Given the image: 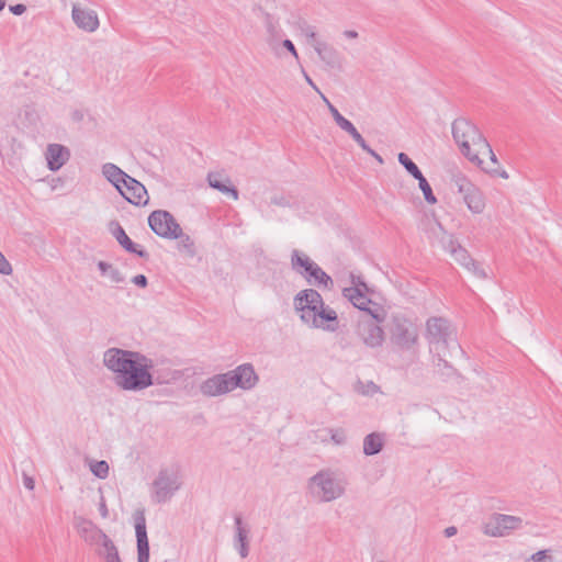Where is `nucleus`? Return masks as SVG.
<instances>
[{"label":"nucleus","mask_w":562,"mask_h":562,"mask_svg":"<svg viewBox=\"0 0 562 562\" xmlns=\"http://www.w3.org/2000/svg\"><path fill=\"white\" fill-rule=\"evenodd\" d=\"M103 366L113 373L114 384L123 391L138 392L154 385V362L138 351L116 347L103 353Z\"/></svg>","instance_id":"nucleus-1"},{"label":"nucleus","mask_w":562,"mask_h":562,"mask_svg":"<svg viewBox=\"0 0 562 562\" xmlns=\"http://www.w3.org/2000/svg\"><path fill=\"white\" fill-rule=\"evenodd\" d=\"M452 136L460 151L471 162L481 166L480 151H490V144L482 135L477 126L465 117H458L452 122Z\"/></svg>","instance_id":"nucleus-2"},{"label":"nucleus","mask_w":562,"mask_h":562,"mask_svg":"<svg viewBox=\"0 0 562 562\" xmlns=\"http://www.w3.org/2000/svg\"><path fill=\"white\" fill-rule=\"evenodd\" d=\"M438 231L439 234L435 231L434 234L437 235L438 241L443 250L448 251L459 265L470 271L474 277L482 280L487 278V273L480 263L470 256L469 251L462 247L451 234L443 231L440 224H438Z\"/></svg>","instance_id":"nucleus-3"},{"label":"nucleus","mask_w":562,"mask_h":562,"mask_svg":"<svg viewBox=\"0 0 562 562\" xmlns=\"http://www.w3.org/2000/svg\"><path fill=\"white\" fill-rule=\"evenodd\" d=\"M390 339L398 349L411 350L418 344V327L411 318L395 314L391 318Z\"/></svg>","instance_id":"nucleus-4"},{"label":"nucleus","mask_w":562,"mask_h":562,"mask_svg":"<svg viewBox=\"0 0 562 562\" xmlns=\"http://www.w3.org/2000/svg\"><path fill=\"white\" fill-rule=\"evenodd\" d=\"M292 269L302 276L307 283L328 289L333 284L331 278L307 255L294 249L291 254Z\"/></svg>","instance_id":"nucleus-5"},{"label":"nucleus","mask_w":562,"mask_h":562,"mask_svg":"<svg viewBox=\"0 0 562 562\" xmlns=\"http://www.w3.org/2000/svg\"><path fill=\"white\" fill-rule=\"evenodd\" d=\"M310 490L321 502H331L345 493L340 481L336 480L329 471H319L310 479Z\"/></svg>","instance_id":"nucleus-6"},{"label":"nucleus","mask_w":562,"mask_h":562,"mask_svg":"<svg viewBox=\"0 0 562 562\" xmlns=\"http://www.w3.org/2000/svg\"><path fill=\"white\" fill-rule=\"evenodd\" d=\"M181 487V477L177 470L161 469L153 482V499L160 504L169 501Z\"/></svg>","instance_id":"nucleus-7"},{"label":"nucleus","mask_w":562,"mask_h":562,"mask_svg":"<svg viewBox=\"0 0 562 562\" xmlns=\"http://www.w3.org/2000/svg\"><path fill=\"white\" fill-rule=\"evenodd\" d=\"M295 311L300 314V319L308 325L315 321L319 308L324 305L322 295L314 289H305L296 293L293 299Z\"/></svg>","instance_id":"nucleus-8"},{"label":"nucleus","mask_w":562,"mask_h":562,"mask_svg":"<svg viewBox=\"0 0 562 562\" xmlns=\"http://www.w3.org/2000/svg\"><path fill=\"white\" fill-rule=\"evenodd\" d=\"M384 317L379 313L370 312L369 316L359 319L357 325V334L363 344L370 348L381 347L384 341V330L379 325Z\"/></svg>","instance_id":"nucleus-9"},{"label":"nucleus","mask_w":562,"mask_h":562,"mask_svg":"<svg viewBox=\"0 0 562 562\" xmlns=\"http://www.w3.org/2000/svg\"><path fill=\"white\" fill-rule=\"evenodd\" d=\"M148 225L159 237L178 239L182 236V228L168 211L156 210L148 216Z\"/></svg>","instance_id":"nucleus-10"},{"label":"nucleus","mask_w":562,"mask_h":562,"mask_svg":"<svg viewBox=\"0 0 562 562\" xmlns=\"http://www.w3.org/2000/svg\"><path fill=\"white\" fill-rule=\"evenodd\" d=\"M522 519L518 516L493 514L483 526V532L490 537H504L521 527Z\"/></svg>","instance_id":"nucleus-11"},{"label":"nucleus","mask_w":562,"mask_h":562,"mask_svg":"<svg viewBox=\"0 0 562 562\" xmlns=\"http://www.w3.org/2000/svg\"><path fill=\"white\" fill-rule=\"evenodd\" d=\"M452 330L449 322L443 317H430L426 322V334L425 337L429 345H443L449 346Z\"/></svg>","instance_id":"nucleus-12"},{"label":"nucleus","mask_w":562,"mask_h":562,"mask_svg":"<svg viewBox=\"0 0 562 562\" xmlns=\"http://www.w3.org/2000/svg\"><path fill=\"white\" fill-rule=\"evenodd\" d=\"M137 540V562L149 561V542L146 531V518L143 510H137L134 516Z\"/></svg>","instance_id":"nucleus-13"},{"label":"nucleus","mask_w":562,"mask_h":562,"mask_svg":"<svg viewBox=\"0 0 562 562\" xmlns=\"http://www.w3.org/2000/svg\"><path fill=\"white\" fill-rule=\"evenodd\" d=\"M120 194L127 202L136 206H144L149 201L145 186L133 177L127 179V181L123 184L122 192H120Z\"/></svg>","instance_id":"nucleus-14"},{"label":"nucleus","mask_w":562,"mask_h":562,"mask_svg":"<svg viewBox=\"0 0 562 562\" xmlns=\"http://www.w3.org/2000/svg\"><path fill=\"white\" fill-rule=\"evenodd\" d=\"M228 373L233 384V390L236 387L250 390L258 381V375L256 374L254 367L249 363L240 364L235 370L228 371Z\"/></svg>","instance_id":"nucleus-15"},{"label":"nucleus","mask_w":562,"mask_h":562,"mask_svg":"<svg viewBox=\"0 0 562 562\" xmlns=\"http://www.w3.org/2000/svg\"><path fill=\"white\" fill-rule=\"evenodd\" d=\"M233 391L229 373H222L206 379L201 384V392L206 396H218Z\"/></svg>","instance_id":"nucleus-16"},{"label":"nucleus","mask_w":562,"mask_h":562,"mask_svg":"<svg viewBox=\"0 0 562 562\" xmlns=\"http://www.w3.org/2000/svg\"><path fill=\"white\" fill-rule=\"evenodd\" d=\"M71 18L77 27L92 33L99 27L98 13L91 9H82L79 4H74L71 10Z\"/></svg>","instance_id":"nucleus-17"},{"label":"nucleus","mask_w":562,"mask_h":562,"mask_svg":"<svg viewBox=\"0 0 562 562\" xmlns=\"http://www.w3.org/2000/svg\"><path fill=\"white\" fill-rule=\"evenodd\" d=\"M315 321H312L308 326L312 328H319L326 331H336L339 328L338 315L334 308L328 305H323L317 312Z\"/></svg>","instance_id":"nucleus-18"},{"label":"nucleus","mask_w":562,"mask_h":562,"mask_svg":"<svg viewBox=\"0 0 562 562\" xmlns=\"http://www.w3.org/2000/svg\"><path fill=\"white\" fill-rule=\"evenodd\" d=\"M110 231L116 241L127 251L131 254H135L140 258L148 259L149 254L145 250L138 247L135 243L131 240V238L125 233L124 228L120 225L119 222L113 221L110 223Z\"/></svg>","instance_id":"nucleus-19"},{"label":"nucleus","mask_w":562,"mask_h":562,"mask_svg":"<svg viewBox=\"0 0 562 562\" xmlns=\"http://www.w3.org/2000/svg\"><path fill=\"white\" fill-rule=\"evenodd\" d=\"M70 151L60 144H49L46 150V159L48 169L52 171L59 170L69 159Z\"/></svg>","instance_id":"nucleus-20"},{"label":"nucleus","mask_w":562,"mask_h":562,"mask_svg":"<svg viewBox=\"0 0 562 562\" xmlns=\"http://www.w3.org/2000/svg\"><path fill=\"white\" fill-rule=\"evenodd\" d=\"M207 183L211 188L231 195L234 200H238V190L232 184L229 177L222 172L211 171L207 173Z\"/></svg>","instance_id":"nucleus-21"},{"label":"nucleus","mask_w":562,"mask_h":562,"mask_svg":"<svg viewBox=\"0 0 562 562\" xmlns=\"http://www.w3.org/2000/svg\"><path fill=\"white\" fill-rule=\"evenodd\" d=\"M77 531L91 546L99 544L101 538L105 535L95 524L85 518H80L77 522Z\"/></svg>","instance_id":"nucleus-22"},{"label":"nucleus","mask_w":562,"mask_h":562,"mask_svg":"<svg viewBox=\"0 0 562 562\" xmlns=\"http://www.w3.org/2000/svg\"><path fill=\"white\" fill-rule=\"evenodd\" d=\"M368 292L369 290H362L359 288H344L342 296L347 299L355 307L369 314L372 311L369 308L371 300L368 297Z\"/></svg>","instance_id":"nucleus-23"},{"label":"nucleus","mask_w":562,"mask_h":562,"mask_svg":"<svg viewBox=\"0 0 562 562\" xmlns=\"http://www.w3.org/2000/svg\"><path fill=\"white\" fill-rule=\"evenodd\" d=\"M102 175L119 192H122L123 184L131 178L130 175L112 162L102 166Z\"/></svg>","instance_id":"nucleus-24"},{"label":"nucleus","mask_w":562,"mask_h":562,"mask_svg":"<svg viewBox=\"0 0 562 562\" xmlns=\"http://www.w3.org/2000/svg\"><path fill=\"white\" fill-rule=\"evenodd\" d=\"M313 48L317 53L318 57L330 68L340 67L339 53L326 43H313Z\"/></svg>","instance_id":"nucleus-25"},{"label":"nucleus","mask_w":562,"mask_h":562,"mask_svg":"<svg viewBox=\"0 0 562 562\" xmlns=\"http://www.w3.org/2000/svg\"><path fill=\"white\" fill-rule=\"evenodd\" d=\"M263 24L268 33L267 43L271 48H274L282 35L279 22L272 14L263 12Z\"/></svg>","instance_id":"nucleus-26"},{"label":"nucleus","mask_w":562,"mask_h":562,"mask_svg":"<svg viewBox=\"0 0 562 562\" xmlns=\"http://www.w3.org/2000/svg\"><path fill=\"white\" fill-rule=\"evenodd\" d=\"M383 448V437L379 432H372L363 439V453L366 456L378 454Z\"/></svg>","instance_id":"nucleus-27"},{"label":"nucleus","mask_w":562,"mask_h":562,"mask_svg":"<svg viewBox=\"0 0 562 562\" xmlns=\"http://www.w3.org/2000/svg\"><path fill=\"white\" fill-rule=\"evenodd\" d=\"M463 201L474 214H481L485 209L484 195L477 187Z\"/></svg>","instance_id":"nucleus-28"},{"label":"nucleus","mask_w":562,"mask_h":562,"mask_svg":"<svg viewBox=\"0 0 562 562\" xmlns=\"http://www.w3.org/2000/svg\"><path fill=\"white\" fill-rule=\"evenodd\" d=\"M452 183L457 188L458 192L464 200L471 192L476 188L468 178L462 175H456L452 177Z\"/></svg>","instance_id":"nucleus-29"},{"label":"nucleus","mask_w":562,"mask_h":562,"mask_svg":"<svg viewBox=\"0 0 562 562\" xmlns=\"http://www.w3.org/2000/svg\"><path fill=\"white\" fill-rule=\"evenodd\" d=\"M98 268L102 276H109L110 280L114 283H122L124 282V277L121 273V271L116 268H114L111 263H108L105 261H99Z\"/></svg>","instance_id":"nucleus-30"},{"label":"nucleus","mask_w":562,"mask_h":562,"mask_svg":"<svg viewBox=\"0 0 562 562\" xmlns=\"http://www.w3.org/2000/svg\"><path fill=\"white\" fill-rule=\"evenodd\" d=\"M436 373L442 379L448 380L457 374L456 369L438 355V362L436 364Z\"/></svg>","instance_id":"nucleus-31"},{"label":"nucleus","mask_w":562,"mask_h":562,"mask_svg":"<svg viewBox=\"0 0 562 562\" xmlns=\"http://www.w3.org/2000/svg\"><path fill=\"white\" fill-rule=\"evenodd\" d=\"M397 159L414 179H419V177H422L423 173L417 165L405 153H400Z\"/></svg>","instance_id":"nucleus-32"},{"label":"nucleus","mask_w":562,"mask_h":562,"mask_svg":"<svg viewBox=\"0 0 562 562\" xmlns=\"http://www.w3.org/2000/svg\"><path fill=\"white\" fill-rule=\"evenodd\" d=\"M336 124L342 130L345 131L346 133H348L351 138L357 143L359 144L363 137L361 136V134L358 132V130L355 127V125L349 121L347 120L345 116H341L340 119H338L336 121Z\"/></svg>","instance_id":"nucleus-33"},{"label":"nucleus","mask_w":562,"mask_h":562,"mask_svg":"<svg viewBox=\"0 0 562 562\" xmlns=\"http://www.w3.org/2000/svg\"><path fill=\"white\" fill-rule=\"evenodd\" d=\"M418 181L419 189L422 190L425 201L429 204L437 203V198L432 193V189L430 184L428 183L427 179L422 175L419 179H416Z\"/></svg>","instance_id":"nucleus-34"},{"label":"nucleus","mask_w":562,"mask_h":562,"mask_svg":"<svg viewBox=\"0 0 562 562\" xmlns=\"http://www.w3.org/2000/svg\"><path fill=\"white\" fill-rule=\"evenodd\" d=\"M98 546H99V548L97 550V553L101 558H104L108 553H112V550L110 548H112L113 551L117 550L116 546L114 544V542L110 539V537L108 535H104L101 538Z\"/></svg>","instance_id":"nucleus-35"},{"label":"nucleus","mask_w":562,"mask_h":562,"mask_svg":"<svg viewBox=\"0 0 562 562\" xmlns=\"http://www.w3.org/2000/svg\"><path fill=\"white\" fill-rule=\"evenodd\" d=\"M91 472L99 479H105L109 475V464L106 461H93L90 464Z\"/></svg>","instance_id":"nucleus-36"},{"label":"nucleus","mask_w":562,"mask_h":562,"mask_svg":"<svg viewBox=\"0 0 562 562\" xmlns=\"http://www.w3.org/2000/svg\"><path fill=\"white\" fill-rule=\"evenodd\" d=\"M235 543L248 542V529L243 526V520L240 516L235 517Z\"/></svg>","instance_id":"nucleus-37"},{"label":"nucleus","mask_w":562,"mask_h":562,"mask_svg":"<svg viewBox=\"0 0 562 562\" xmlns=\"http://www.w3.org/2000/svg\"><path fill=\"white\" fill-rule=\"evenodd\" d=\"M350 282L351 285L349 288H359L362 290H369L368 284L363 280L362 276L350 273Z\"/></svg>","instance_id":"nucleus-38"},{"label":"nucleus","mask_w":562,"mask_h":562,"mask_svg":"<svg viewBox=\"0 0 562 562\" xmlns=\"http://www.w3.org/2000/svg\"><path fill=\"white\" fill-rule=\"evenodd\" d=\"M366 153H368L370 156H372L379 164H383L384 160L382 158L381 155H379L375 150H373L366 142V139L363 138L359 144H358Z\"/></svg>","instance_id":"nucleus-39"},{"label":"nucleus","mask_w":562,"mask_h":562,"mask_svg":"<svg viewBox=\"0 0 562 562\" xmlns=\"http://www.w3.org/2000/svg\"><path fill=\"white\" fill-rule=\"evenodd\" d=\"M302 32L306 36L308 43L313 46V43H319L316 41V32L313 26L305 24L302 26Z\"/></svg>","instance_id":"nucleus-40"},{"label":"nucleus","mask_w":562,"mask_h":562,"mask_svg":"<svg viewBox=\"0 0 562 562\" xmlns=\"http://www.w3.org/2000/svg\"><path fill=\"white\" fill-rule=\"evenodd\" d=\"M0 273L4 276H9L12 273V266L0 251Z\"/></svg>","instance_id":"nucleus-41"},{"label":"nucleus","mask_w":562,"mask_h":562,"mask_svg":"<svg viewBox=\"0 0 562 562\" xmlns=\"http://www.w3.org/2000/svg\"><path fill=\"white\" fill-rule=\"evenodd\" d=\"M330 438L335 443L342 445L346 440V435L341 429H330Z\"/></svg>","instance_id":"nucleus-42"},{"label":"nucleus","mask_w":562,"mask_h":562,"mask_svg":"<svg viewBox=\"0 0 562 562\" xmlns=\"http://www.w3.org/2000/svg\"><path fill=\"white\" fill-rule=\"evenodd\" d=\"M551 559L547 550H540L531 555L532 562H548Z\"/></svg>","instance_id":"nucleus-43"},{"label":"nucleus","mask_w":562,"mask_h":562,"mask_svg":"<svg viewBox=\"0 0 562 562\" xmlns=\"http://www.w3.org/2000/svg\"><path fill=\"white\" fill-rule=\"evenodd\" d=\"M282 46L291 53L292 56L295 57V59H299L297 50L294 46V44L290 40H284L282 42Z\"/></svg>","instance_id":"nucleus-44"},{"label":"nucleus","mask_w":562,"mask_h":562,"mask_svg":"<svg viewBox=\"0 0 562 562\" xmlns=\"http://www.w3.org/2000/svg\"><path fill=\"white\" fill-rule=\"evenodd\" d=\"M235 548L238 550L241 558H247L249 554L248 542L235 543Z\"/></svg>","instance_id":"nucleus-45"},{"label":"nucleus","mask_w":562,"mask_h":562,"mask_svg":"<svg viewBox=\"0 0 562 562\" xmlns=\"http://www.w3.org/2000/svg\"><path fill=\"white\" fill-rule=\"evenodd\" d=\"M132 282L137 285V286H140V288H146L147 286V278L144 276V274H137L135 276L133 279H132Z\"/></svg>","instance_id":"nucleus-46"},{"label":"nucleus","mask_w":562,"mask_h":562,"mask_svg":"<svg viewBox=\"0 0 562 562\" xmlns=\"http://www.w3.org/2000/svg\"><path fill=\"white\" fill-rule=\"evenodd\" d=\"M99 512H100V515L102 516V518H108L109 509H108L104 496H101V498H100Z\"/></svg>","instance_id":"nucleus-47"},{"label":"nucleus","mask_w":562,"mask_h":562,"mask_svg":"<svg viewBox=\"0 0 562 562\" xmlns=\"http://www.w3.org/2000/svg\"><path fill=\"white\" fill-rule=\"evenodd\" d=\"M110 549L113 550L112 548ZM103 559L105 562H122L119 550L112 551V553H108Z\"/></svg>","instance_id":"nucleus-48"},{"label":"nucleus","mask_w":562,"mask_h":562,"mask_svg":"<svg viewBox=\"0 0 562 562\" xmlns=\"http://www.w3.org/2000/svg\"><path fill=\"white\" fill-rule=\"evenodd\" d=\"M23 484H24L25 488H27L30 491H33L35 487L34 479L25 473H23Z\"/></svg>","instance_id":"nucleus-49"},{"label":"nucleus","mask_w":562,"mask_h":562,"mask_svg":"<svg viewBox=\"0 0 562 562\" xmlns=\"http://www.w3.org/2000/svg\"><path fill=\"white\" fill-rule=\"evenodd\" d=\"M10 11L15 15H21L26 11V7L22 3L10 5Z\"/></svg>","instance_id":"nucleus-50"},{"label":"nucleus","mask_w":562,"mask_h":562,"mask_svg":"<svg viewBox=\"0 0 562 562\" xmlns=\"http://www.w3.org/2000/svg\"><path fill=\"white\" fill-rule=\"evenodd\" d=\"M180 238H181V243L183 244V246H184L186 248H188V249H190V250L193 248L194 243H193V240L190 238V236H189V235H183V234H182V236H181Z\"/></svg>","instance_id":"nucleus-51"},{"label":"nucleus","mask_w":562,"mask_h":562,"mask_svg":"<svg viewBox=\"0 0 562 562\" xmlns=\"http://www.w3.org/2000/svg\"><path fill=\"white\" fill-rule=\"evenodd\" d=\"M481 156H488V157H490V159H491V161H492L493 164H497L496 155L493 153V150H492V147H491V146H490V151H480V153H479V159H480V160H482V159H481Z\"/></svg>","instance_id":"nucleus-52"},{"label":"nucleus","mask_w":562,"mask_h":562,"mask_svg":"<svg viewBox=\"0 0 562 562\" xmlns=\"http://www.w3.org/2000/svg\"><path fill=\"white\" fill-rule=\"evenodd\" d=\"M328 110H329L335 122L342 116L340 114V112L333 104H329Z\"/></svg>","instance_id":"nucleus-53"},{"label":"nucleus","mask_w":562,"mask_h":562,"mask_svg":"<svg viewBox=\"0 0 562 562\" xmlns=\"http://www.w3.org/2000/svg\"><path fill=\"white\" fill-rule=\"evenodd\" d=\"M457 531L458 530H457V528L454 526L447 527L445 529V536L450 538V537L454 536L457 533Z\"/></svg>","instance_id":"nucleus-54"},{"label":"nucleus","mask_w":562,"mask_h":562,"mask_svg":"<svg viewBox=\"0 0 562 562\" xmlns=\"http://www.w3.org/2000/svg\"><path fill=\"white\" fill-rule=\"evenodd\" d=\"M344 35L348 38H357L358 33L356 31L347 30L344 32Z\"/></svg>","instance_id":"nucleus-55"},{"label":"nucleus","mask_w":562,"mask_h":562,"mask_svg":"<svg viewBox=\"0 0 562 562\" xmlns=\"http://www.w3.org/2000/svg\"><path fill=\"white\" fill-rule=\"evenodd\" d=\"M304 78L311 87H313L316 91H318L317 87L315 86V83L313 82V80L306 72H304Z\"/></svg>","instance_id":"nucleus-56"},{"label":"nucleus","mask_w":562,"mask_h":562,"mask_svg":"<svg viewBox=\"0 0 562 562\" xmlns=\"http://www.w3.org/2000/svg\"><path fill=\"white\" fill-rule=\"evenodd\" d=\"M322 99L327 104V106H329V104H331L330 101L324 94H322Z\"/></svg>","instance_id":"nucleus-57"},{"label":"nucleus","mask_w":562,"mask_h":562,"mask_svg":"<svg viewBox=\"0 0 562 562\" xmlns=\"http://www.w3.org/2000/svg\"><path fill=\"white\" fill-rule=\"evenodd\" d=\"M5 7V1L4 0H0V11H2Z\"/></svg>","instance_id":"nucleus-58"},{"label":"nucleus","mask_w":562,"mask_h":562,"mask_svg":"<svg viewBox=\"0 0 562 562\" xmlns=\"http://www.w3.org/2000/svg\"><path fill=\"white\" fill-rule=\"evenodd\" d=\"M502 177H503V178H507V177H508V176H507V173H506V171H504V172L502 173Z\"/></svg>","instance_id":"nucleus-59"}]
</instances>
